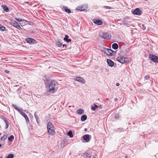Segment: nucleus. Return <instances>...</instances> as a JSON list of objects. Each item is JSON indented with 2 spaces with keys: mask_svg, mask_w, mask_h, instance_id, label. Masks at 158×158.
Instances as JSON below:
<instances>
[{
  "mask_svg": "<svg viewBox=\"0 0 158 158\" xmlns=\"http://www.w3.org/2000/svg\"><path fill=\"white\" fill-rule=\"evenodd\" d=\"M57 90L56 82L54 80L51 81L49 84L47 91V93H48V94H53L56 92Z\"/></svg>",
  "mask_w": 158,
  "mask_h": 158,
  "instance_id": "nucleus-1",
  "label": "nucleus"
},
{
  "mask_svg": "<svg viewBox=\"0 0 158 158\" xmlns=\"http://www.w3.org/2000/svg\"><path fill=\"white\" fill-rule=\"evenodd\" d=\"M47 129L48 134L51 135H53L55 133L54 127L51 123H48L47 124Z\"/></svg>",
  "mask_w": 158,
  "mask_h": 158,
  "instance_id": "nucleus-2",
  "label": "nucleus"
},
{
  "mask_svg": "<svg viewBox=\"0 0 158 158\" xmlns=\"http://www.w3.org/2000/svg\"><path fill=\"white\" fill-rule=\"evenodd\" d=\"M117 60L122 64H124L128 62L129 59L123 57H118L117 58Z\"/></svg>",
  "mask_w": 158,
  "mask_h": 158,
  "instance_id": "nucleus-3",
  "label": "nucleus"
},
{
  "mask_svg": "<svg viewBox=\"0 0 158 158\" xmlns=\"http://www.w3.org/2000/svg\"><path fill=\"white\" fill-rule=\"evenodd\" d=\"M150 60L155 62L158 63V56L152 54H150L149 56Z\"/></svg>",
  "mask_w": 158,
  "mask_h": 158,
  "instance_id": "nucleus-4",
  "label": "nucleus"
},
{
  "mask_svg": "<svg viewBox=\"0 0 158 158\" xmlns=\"http://www.w3.org/2000/svg\"><path fill=\"white\" fill-rule=\"evenodd\" d=\"M111 37V35L109 33H104L102 37L106 40L110 39Z\"/></svg>",
  "mask_w": 158,
  "mask_h": 158,
  "instance_id": "nucleus-5",
  "label": "nucleus"
},
{
  "mask_svg": "<svg viewBox=\"0 0 158 158\" xmlns=\"http://www.w3.org/2000/svg\"><path fill=\"white\" fill-rule=\"evenodd\" d=\"M25 41L27 43L33 44H36L37 43L35 40L30 38H26L25 39Z\"/></svg>",
  "mask_w": 158,
  "mask_h": 158,
  "instance_id": "nucleus-6",
  "label": "nucleus"
},
{
  "mask_svg": "<svg viewBox=\"0 0 158 158\" xmlns=\"http://www.w3.org/2000/svg\"><path fill=\"white\" fill-rule=\"evenodd\" d=\"M11 24L13 25L14 26L17 28L19 29H21V27L18 24V23L15 21L12 20L11 22Z\"/></svg>",
  "mask_w": 158,
  "mask_h": 158,
  "instance_id": "nucleus-7",
  "label": "nucleus"
},
{
  "mask_svg": "<svg viewBox=\"0 0 158 158\" xmlns=\"http://www.w3.org/2000/svg\"><path fill=\"white\" fill-rule=\"evenodd\" d=\"M132 13L134 15H139L142 14V11L138 8L135 9L133 12Z\"/></svg>",
  "mask_w": 158,
  "mask_h": 158,
  "instance_id": "nucleus-8",
  "label": "nucleus"
},
{
  "mask_svg": "<svg viewBox=\"0 0 158 158\" xmlns=\"http://www.w3.org/2000/svg\"><path fill=\"white\" fill-rule=\"evenodd\" d=\"M113 51L111 49L105 48L104 50L105 53L109 56H111Z\"/></svg>",
  "mask_w": 158,
  "mask_h": 158,
  "instance_id": "nucleus-9",
  "label": "nucleus"
},
{
  "mask_svg": "<svg viewBox=\"0 0 158 158\" xmlns=\"http://www.w3.org/2000/svg\"><path fill=\"white\" fill-rule=\"evenodd\" d=\"M93 22L94 23H95L96 24H97L98 25H102L103 23L102 20L98 19H94L93 20Z\"/></svg>",
  "mask_w": 158,
  "mask_h": 158,
  "instance_id": "nucleus-10",
  "label": "nucleus"
},
{
  "mask_svg": "<svg viewBox=\"0 0 158 158\" xmlns=\"http://www.w3.org/2000/svg\"><path fill=\"white\" fill-rule=\"evenodd\" d=\"M83 139L86 142H89L90 140L89 135L88 134L84 135L83 136Z\"/></svg>",
  "mask_w": 158,
  "mask_h": 158,
  "instance_id": "nucleus-11",
  "label": "nucleus"
},
{
  "mask_svg": "<svg viewBox=\"0 0 158 158\" xmlns=\"http://www.w3.org/2000/svg\"><path fill=\"white\" fill-rule=\"evenodd\" d=\"M76 80L77 81L81 82L82 83H84L85 82V80L82 77H77L76 78Z\"/></svg>",
  "mask_w": 158,
  "mask_h": 158,
  "instance_id": "nucleus-12",
  "label": "nucleus"
},
{
  "mask_svg": "<svg viewBox=\"0 0 158 158\" xmlns=\"http://www.w3.org/2000/svg\"><path fill=\"white\" fill-rule=\"evenodd\" d=\"M107 62L108 65L111 67H112L114 64V62L110 59H108L107 60Z\"/></svg>",
  "mask_w": 158,
  "mask_h": 158,
  "instance_id": "nucleus-13",
  "label": "nucleus"
},
{
  "mask_svg": "<svg viewBox=\"0 0 158 158\" xmlns=\"http://www.w3.org/2000/svg\"><path fill=\"white\" fill-rule=\"evenodd\" d=\"M76 9L77 10H79L81 11H82L84 10L85 9V8L83 6H78L77 8Z\"/></svg>",
  "mask_w": 158,
  "mask_h": 158,
  "instance_id": "nucleus-14",
  "label": "nucleus"
},
{
  "mask_svg": "<svg viewBox=\"0 0 158 158\" xmlns=\"http://www.w3.org/2000/svg\"><path fill=\"white\" fill-rule=\"evenodd\" d=\"M112 48L113 49L116 50L118 48V45L117 43H114L112 45Z\"/></svg>",
  "mask_w": 158,
  "mask_h": 158,
  "instance_id": "nucleus-15",
  "label": "nucleus"
},
{
  "mask_svg": "<svg viewBox=\"0 0 158 158\" xmlns=\"http://www.w3.org/2000/svg\"><path fill=\"white\" fill-rule=\"evenodd\" d=\"M84 112L83 110L81 109H80L77 110V113L79 114H81Z\"/></svg>",
  "mask_w": 158,
  "mask_h": 158,
  "instance_id": "nucleus-16",
  "label": "nucleus"
},
{
  "mask_svg": "<svg viewBox=\"0 0 158 158\" xmlns=\"http://www.w3.org/2000/svg\"><path fill=\"white\" fill-rule=\"evenodd\" d=\"M87 118V117L86 115H83L81 117V120L82 121H84Z\"/></svg>",
  "mask_w": 158,
  "mask_h": 158,
  "instance_id": "nucleus-17",
  "label": "nucleus"
},
{
  "mask_svg": "<svg viewBox=\"0 0 158 158\" xmlns=\"http://www.w3.org/2000/svg\"><path fill=\"white\" fill-rule=\"evenodd\" d=\"M56 45L58 47H60L61 46L62 43L60 40H57L56 42Z\"/></svg>",
  "mask_w": 158,
  "mask_h": 158,
  "instance_id": "nucleus-18",
  "label": "nucleus"
},
{
  "mask_svg": "<svg viewBox=\"0 0 158 158\" xmlns=\"http://www.w3.org/2000/svg\"><path fill=\"white\" fill-rule=\"evenodd\" d=\"M7 137V136L6 135H4L0 139V141L2 142L5 140Z\"/></svg>",
  "mask_w": 158,
  "mask_h": 158,
  "instance_id": "nucleus-19",
  "label": "nucleus"
},
{
  "mask_svg": "<svg viewBox=\"0 0 158 158\" xmlns=\"http://www.w3.org/2000/svg\"><path fill=\"white\" fill-rule=\"evenodd\" d=\"M68 135L69 136L70 138H72L73 137V135L72 134V132L71 131H69L68 132Z\"/></svg>",
  "mask_w": 158,
  "mask_h": 158,
  "instance_id": "nucleus-20",
  "label": "nucleus"
},
{
  "mask_svg": "<svg viewBox=\"0 0 158 158\" xmlns=\"http://www.w3.org/2000/svg\"><path fill=\"white\" fill-rule=\"evenodd\" d=\"M84 156L85 157H87V158H90L91 156V155L89 154L88 153H85L84 154Z\"/></svg>",
  "mask_w": 158,
  "mask_h": 158,
  "instance_id": "nucleus-21",
  "label": "nucleus"
},
{
  "mask_svg": "<svg viewBox=\"0 0 158 158\" xmlns=\"http://www.w3.org/2000/svg\"><path fill=\"white\" fill-rule=\"evenodd\" d=\"M14 136L13 135H10L8 138V140L9 142H11L12 141V139L14 138Z\"/></svg>",
  "mask_w": 158,
  "mask_h": 158,
  "instance_id": "nucleus-22",
  "label": "nucleus"
},
{
  "mask_svg": "<svg viewBox=\"0 0 158 158\" xmlns=\"http://www.w3.org/2000/svg\"><path fill=\"white\" fill-rule=\"evenodd\" d=\"M6 29V28L2 26V25H0V30L2 31H4Z\"/></svg>",
  "mask_w": 158,
  "mask_h": 158,
  "instance_id": "nucleus-23",
  "label": "nucleus"
},
{
  "mask_svg": "<svg viewBox=\"0 0 158 158\" xmlns=\"http://www.w3.org/2000/svg\"><path fill=\"white\" fill-rule=\"evenodd\" d=\"M64 9L65 11L66 12L68 13H71V10H70V9L66 8V7H65L64 8Z\"/></svg>",
  "mask_w": 158,
  "mask_h": 158,
  "instance_id": "nucleus-24",
  "label": "nucleus"
},
{
  "mask_svg": "<svg viewBox=\"0 0 158 158\" xmlns=\"http://www.w3.org/2000/svg\"><path fill=\"white\" fill-rule=\"evenodd\" d=\"M4 10L7 12H8L9 11V10L8 7L6 6H4L3 7Z\"/></svg>",
  "mask_w": 158,
  "mask_h": 158,
  "instance_id": "nucleus-25",
  "label": "nucleus"
},
{
  "mask_svg": "<svg viewBox=\"0 0 158 158\" xmlns=\"http://www.w3.org/2000/svg\"><path fill=\"white\" fill-rule=\"evenodd\" d=\"M14 156L13 154H9L6 158H13Z\"/></svg>",
  "mask_w": 158,
  "mask_h": 158,
  "instance_id": "nucleus-26",
  "label": "nucleus"
},
{
  "mask_svg": "<svg viewBox=\"0 0 158 158\" xmlns=\"http://www.w3.org/2000/svg\"><path fill=\"white\" fill-rule=\"evenodd\" d=\"M17 110L21 114V113L23 112V110L22 108H19Z\"/></svg>",
  "mask_w": 158,
  "mask_h": 158,
  "instance_id": "nucleus-27",
  "label": "nucleus"
},
{
  "mask_svg": "<svg viewBox=\"0 0 158 158\" xmlns=\"http://www.w3.org/2000/svg\"><path fill=\"white\" fill-rule=\"evenodd\" d=\"M35 116L36 118V120L37 121V123H39V122L38 121V120L39 119L38 116V115H36V114H35Z\"/></svg>",
  "mask_w": 158,
  "mask_h": 158,
  "instance_id": "nucleus-28",
  "label": "nucleus"
},
{
  "mask_svg": "<svg viewBox=\"0 0 158 158\" xmlns=\"http://www.w3.org/2000/svg\"><path fill=\"white\" fill-rule=\"evenodd\" d=\"M103 7L104 8L107 9H112L111 7L109 6H103Z\"/></svg>",
  "mask_w": 158,
  "mask_h": 158,
  "instance_id": "nucleus-29",
  "label": "nucleus"
},
{
  "mask_svg": "<svg viewBox=\"0 0 158 158\" xmlns=\"http://www.w3.org/2000/svg\"><path fill=\"white\" fill-rule=\"evenodd\" d=\"M15 19L16 20L19 21V22H22V21H24V20L22 19L21 18H19V19L15 18Z\"/></svg>",
  "mask_w": 158,
  "mask_h": 158,
  "instance_id": "nucleus-30",
  "label": "nucleus"
},
{
  "mask_svg": "<svg viewBox=\"0 0 158 158\" xmlns=\"http://www.w3.org/2000/svg\"><path fill=\"white\" fill-rule=\"evenodd\" d=\"M12 106L14 107V108L16 110H17L19 108L15 105H13Z\"/></svg>",
  "mask_w": 158,
  "mask_h": 158,
  "instance_id": "nucleus-31",
  "label": "nucleus"
},
{
  "mask_svg": "<svg viewBox=\"0 0 158 158\" xmlns=\"http://www.w3.org/2000/svg\"><path fill=\"white\" fill-rule=\"evenodd\" d=\"M24 118H25L26 121L27 122H29V118L27 115L26 116V117H25Z\"/></svg>",
  "mask_w": 158,
  "mask_h": 158,
  "instance_id": "nucleus-32",
  "label": "nucleus"
},
{
  "mask_svg": "<svg viewBox=\"0 0 158 158\" xmlns=\"http://www.w3.org/2000/svg\"><path fill=\"white\" fill-rule=\"evenodd\" d=\"M21 114L24 118L27 115L25 113H23V112L21 113Z\"/></svg>",
  "mask_w": 158,
  "mask_h": 158,
  "instance_id": "nucleus-33",
  "label": "nucleus"
},
{
  "mask_svg": "<svg viewBox=\"0 0 158 158\" xmlns=\"http://www.w3.org/2000/svg\"><path fill=\"white\" fill-rule=\"evenodd\" d=\"M69 36L67 35H66L65 38H64V40L65 41L68 39Z\"/></svg>",
  "mask_w": 158,
  "mask_h": 158,
  "instance_id": "nucleus-34",
  "label": "nucleus"
},
{
  "mask_svg": "<svg viewBox=\"0 0 158 158\" xmlns=\"http://www.w3.org/2000/svg\"><path fill=\"white\" fill-rule=\"evenodd\" d=\"M146 80H148L149 78V77L148 75L145 76L144 77Z\"/></svg>",
  "mask_w": 158,
  "mask_h": 158,
  "instance_id": "nucleus-35",
  "label": "nucleus"
},
{
  "mask_svg": "<svg viewBox=\"0 0 158 158\" xmlns=\"http://www.w3.org/2000/svg\"><path fill=\"white\" fill-rule=\"evenodd\" d=\"M142 29H143V30H145L146 29V27L144 26V25H143V24L142 25Z\"/></svg>",
  "mask_w": 158,
  "mask_h": 158,
  "instance_id": "nucleus-36",
  "label": "nucleus"
},
{
  "mask_svg": "<svg viewBox=\"0 0 158 158\" xmlns=\"http://www.w3.org/2000/svg\"><path fill=\"white\" fill-rule=\"evenodd\" d=\"M8 125H9V124H8V123H7L6 124V126L5 127V128L6 129H7L8 127Z\"/></svg>",
  "mask_w": 158,
  "mask_h": 158,
  "instance_id": "nucleus-37",
  "label": "nucleus"
},
{
  "mask_svg": "<svg viewBox=\"0 0 158 158\" xmlns=\"http://www.w3.org/2000/svg\"><path fill=\"white\" fill-rule=\"evenodd\" d=\"M91 110H95V108L94 106H92Z\"/></svg>",
  "mask_w": 158,
  "mask_h": 158,
  "instance_id": "nucleus-38",
  "label": "nucleus"
},
{
  "mask_svg": "<svg viewBox=\"0 0 158 158\" xmlns=\"http://www.w3.org/2000/svg\"><path fill=\"white\" fill-rule=\"evenodd\" d=\"M67 42H69L71 41V40L70 39H67V40H65Z\"/></svg>",
  "mask_w": 158,
  "mask_h": 158,
  "instance_id": "nucleus-39",
  "label": "nucleus"
},
{
  "mask_svg": "<svg viewBox=\"0 0 158 158\" xmlns=\"http://www.w3.org/2000/svg\"><path fill=\"white\" fill-rule=\"evenodd\" d=\"M119 117V115L118 114H117L115 115V118H117Z\"/></svg>",
  "mask_w": 158,
  "mask_h": 158,
  "instance_id": "nucleus-40",
  "label": "nucleus"
},
{
  "mask_svg": "<svg viewBox=\"0 0 158 158\" xmlns=\"http://www.w3.org/2000/svg\"><path fill=\"white\" fill-rule=\"evenodd\" d=\"M1 118L3 119L4 121V119H6V118H5V117H4V116H2L1 117Z\"/></svg>",
  "mask_w": 158,
  "mask_h": 158,
  "instance_id": "nucleus-41",
  "label": "nucleus"
},
{
  "mask_svg": "<svg viewBox=\"0 0 158 158\" xmlns=\"http://www.w3.org/2000/svg\"><path fill=\"white\" fill-rule=\"evenodd\" d=\"M94 107L95 108V109L96 108H98V106H97V105H96L95 104H94Z\"/></svg>",
  "mask_w": 158,
  "mask_h": 158,
  "instance_id": "nucleus-42",
  "label": "nucleus"
},
{
  "mask_svg": "<svg viewBox=\"0 0 158 158\" xmlns=\"http://www.w3.org/2000/svg\"><path fill=\"white\" fill-rule=\"evenodd\" d=\"M4 121L5 123L6 124L7 123H8V121L6 119H4Z\"/></svg>",
  "mask_w": 158,
  "mask_h": 158,
  "instance_id": "nucleus-43",
  "label": "nucleus"
},
{
  "mask_svg": "<svg viewBox=\"0 0 158 158\" xmlns=\"http://www.w3.org/2000/svg\"><path fill=\"white\" fill-rule=\"evenodd\" d=\"M5 72L6 73H8L9 72V71L7 70H6L5 71Z\"/></svg>",
  "mask_w": 158,
  "mask_h": 158,
  "instance_id": "nucleus-44",
  "label": "nucleus"
},
{
  "mask_svg": "<svg viewBox=\"0 0 158 158\" xmlns=\"http://www.w3.org/2000/svg\"><path fill=\"white\" fill-rule=\"evenodd\" d=\"M119 84L118 83H117L116 84V85L117 86H119Z\"/></svg>",
  "mask_w": 158,
  "mask_h": 158,
  "instance_id": "nucleus-45",
  "label": "nucleus"
},
{
  "mask_svg": "<svg viewBox=\"0 0 158 158\" xmlns=\"http://www.w3.org/2000/svg\"><path fill=\"white\" fill-rule=\"evenodd\" d=\"M114 101H116L118 100V98H115L114 99Z\"/></svg>",
  "mask_w": 158,
  "mask_h": 158,
  "instance_id": "nucleus-46",
  "label": "nucleus"
},
{
  "mask_svg": "<svg viewBox=\"0 0 158 158\" xmlns=\"http://www.w3.org/2000/svg\"><path fill=\"white\" fill-rule=\"evenodd\" d=\"M65 46V47H66V45H65L64 44H63V48H64Z\"/></svg>",
  "mask_w": 158,
  "mask_h": 158,
  "instance_id": "nucleus-47",
  "label": "nucleus"
},
{
  "mask_svg": "<svg viewBox=\"0 0 158 158\" xmlns=\"http://www.w3.org/2000/svg\"><path fill=\"white\" fill-rule=\"evenodd\" d=\"M98 107H99L100 109H101L102 108V106H98Z\"/></svg>",
  "mask_w": 158,
  "mask_h": 158,
  "instance_id": "nucleus-48",
  "label": "nucleus"
},
{
  "mask_svg": "<svg viewBox=\"0 0 158 158\" xmlns=\"http://www.w3.org/2000/svg\"><path fill=\"white\" fill-rule=\"evenodd\" d=\"M87 130V129L86 128H85V131H86Z\"/></svg>",
  "mask_w": 158,
  "mask_h": 158,
  "instance_id": "nucleus-49",
  "label": "nucleus"
},
{
  "mask_svg": "<svg viewBox=\"0 0 158 158\" xmlns=\"http://www.w3.org/2000/svg\"><path fill=\"white\" fill-rule=\"evenodd\" d=\"M2 146V145L0 144V147H1Z\"/></svg>",
  "mask_w": 158,
  "mask_h": 158,
  "instance_id": "nucleus-50",
  "label": "nucleus"
},
{
  "mask_svg": "<svg viewBox=\"0 0 158 158\" xmlns=\"http://www.w3.org/2000/svg\"><path fill=\"white\" fill-rule=\"evenodd\" d=\"M125 158H127V156H125Z\"/></svg>",
  "mask_w": 158,
  "mask_h": 158,
  "instance_id": "nucleus-51",
  "label": "nucleus"
},
{
  "mask_svg": "<svg viewBox=\"0 0 158 158\" xmlns=\"http://www.w3.org/2000/svg\"><path fill=\"white\" fill-rule=\"evenodd\" d=\"M92 158H94V157H93Z\"/></svg>",
  "mask_w": 158,
  "mask_h": 158,
  "instance_id": "nucleus-52",
  "label": "nucleus"
}]
</instances>
